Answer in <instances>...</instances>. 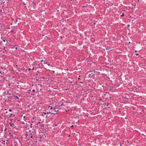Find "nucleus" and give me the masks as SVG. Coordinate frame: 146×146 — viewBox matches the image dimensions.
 <instances>
[{
	"label": "nucleus",
	"instance_id": "f257e3e1",
	"mask_svg": "<svg viewBox=\"0 0 146 146\" xmlns=\"http://www.w3.org/2000/svg\"><path fill=\"white\" fill-rule=\"evenodd\" d=\"M39 133L40 134L38 136V138L39 139V141L40 142L42 141H44L46 140V136L44 134V133L41 132Z\"/></svg>",
	"mask_w": 146,
	"mask_h": 146
},
{
	"label": "nucleus",
	"instance_id": "f03ea898",
	"mask_svg": "<svg viewBox=\"0 0 146 146\" xmlns=\"http://www.w3.org/2000/svg\"><path fill=\"white\" fill-rule=\"evenodd\" d=\"M47 107L49 108L50 109V110L51 111L52 109H53V110H54V111H52V113H54V114H53L54 115L57 114V112L58 111V109H57L56 108H54V107H52V106H48Z\"/></svg>",
	"mask_w": 146,
	"mask_h": 146
},
{
	"label": "nucleus",
	"instance_id": "7ed1b4c3",
	"mask_svg": "<svg viewBox=\"0 0 146 146\" xmlns=\"http://www.w3.org/2000/svg\"><path fill=\"white\" fill-rule=\"evenodd\" d=\"M46 109H48V110L49 111L48 112V111H46V110H45L44 111V112H43V113L44 114L46 115V114H49L50 113L51 114H54V113H52V111H51V110H50V109L49 108L46 107Z\"/></svg>",
	"mask_w": 146,
	"mask_h": 146
},
{
	"label": "nucleus",
	"instance_id": "20e7f679",
	"mask_svg": "<svg viewBox=\"0 0 146 146\" xmlns=\"http://www.w3.org/2000/svg\"><path fill=\"white\" fill-rule=\"evenodd\" d=\"M31 122H33V121H32ZM38 124L37 123L35 122L34 123V125H33V128H36V127H38Z\"/></svg>",
	"mask_w": 146,
	"mask_h": 146
},
{
	"label": "nucleus",
	"instance_id": "39448f33",
	"mask_svg": "<svg viewBox=\"0 0 146 146\" xmlns=\"http://www.w3.org/2000/svg\"><path fill=\"white\" fill-rule=\"evenodd\" d=\"M29 132L30 133H29V136L31 138H32L33 137V135L32 134V133H33V132L32 131L31 133V130H30L29 131Z\"/></svg>",
	"mask_w": 146,
	"mask_h": 146
},
{
	"label": "nucleus",
	"instance_id": "423d86ee",
	"mask_svg": "<svg viewBox=\"0 0 146 146\" xmlns=\"http://www.w3.org/2000/svg\"><path fill=\"white\" fill-rule=\"evenodd\" d=\"M12 115H13V114H7L6 115V116L8 117H10Z\"/></svg>",
	"mask_w": 146,
	"mask_h": 146
},
{
	"label": "nucleus",
	"instance_id": "0eeeda50",
	"mask_svg": "<svg viewBox=\"0 0 146 146\" xmlns=\"http://www.w3.org/2000/svg\"><path fill=\"white\" fill-rule=\"evenodd\" d=\"M9 124L11 126L13 127V126L14 125V124L13 123H9Z\"/></svg>",
	"mask_w": 146,
	"mask_h": 146
},
{
	"label": "nucleus",
	"instance_id": "6e6552de",
	"mask_svg": "<svg viewBox=\"0 0 146 146\" xmlns=\"http://www.w3.org/2000/svg\"><path fill=\"white\" fill-rule=\"evenodd\" d=\"M44 62V64H46V61H44V60H41V62Z\"/></svg>",
	"mask_w": 146,
	"mask_h": 146
},
{
	"label": "nucleus",
	"instance_id": "1a4fd4ad",
	"mask_svg": "<svg viewBox=\"0 0 146 146\" xmlns=\"http://www.w3.org/2000/svg\"><path fill=\"white\" fill-rule=\"evenodd\" d=\"M3 41L4 42H6L7 43H8V42H7V40H2V42Z\"/></svg>",
	"mask_w": 146,
	"mask_h": 146
},
{
	"label": "nucleus",
	"instance_id": "9d476101",
	"mask_svg": "<svg viewBox=\"0 0 146 146\" xmlns=\"http://www.w3.org/2000/svg\"><path fill=\"white\" fill-rule=\"evenodd\" d=\"M59 107H60V106H55V107H54V108H56L57 109H58Z\"/></svg>",
	"mask_w": 146,
	"mask_h": 146
},
{
	"label": "nucleus",
	"instance_id": "9b49d317",
	"mask_svg": "<svg viewBox=\"0 0 146 146\" xmlns=\"http://www.w3.org/2000/svg\"><path fill=\"white\" fill-rule=\"evenodd\" d=\"M33 125H34V124H31L30 127L31 128H32V127H33Z\"/></svg>",
	"mask_w": 146,
	"mask_h": 146
},
{
	"label": "nucleus",
	"instance_id": "f8f14e48",
	"mask_svg": "<svg viewBox=\"0 0 146 146\" xmlns=\"http://www.w3.org/2000/svg\"><path fill=\"white\" fill-rule=\"evenodd\" d=\"M59 106H62V105H63V103H61H61H59Z\"/></svg>",
	"mask_w": 146,
	"mask_h": 146
},
{
	"label": "nucleus",
	"instance_id": "ddd939ff",
	"mask_svg": "<svg viewBox=\"0 0 146 146\" xmlns=\"http://www.w3.org/2000/svg\"><path fill=\"white\" fill-rule=\"evenodd\" d=\"M124 15V13H123L120 16L121 17H123Z\"/></svg>",
	"mask_w": 146,
	"mask_h": 146
},
{
	"label": "nucleus",
	"instance_id": "4468645a",
	"mask_svg": "<svg viewBox=\"0 0 146 146\" xmlns=\"http://www.w3.org/2000/svg\"><path fill=\"white\" fill-rule=\"evenodd\" d=\"M7 98H10V99H11L12 98V97L11 96H7Z\"/></svg>",
	"mask_w": 146,
	"mask_h": 146
},
{
	"label": "nucleus",
	"instance_id": "2eb2a0df",
	"mask_svg": "<svg viewBox=\"0 0 146 146\" xmlns=\"http://www.w3.org/2000/svg\"><path fill=\"white\" fill-rule=\"evenodd\" d=\"M14 98L15 99L16 98L19 99L18 97L17 96H15L14 97Z\"/></svg>",
	"mask_w": 146,
	"mask_h": 146
},
{
	"label": "nucleus",
	"instance_id": "dca6fc26",
	"mask_svg": "<svg viewBox=\"0 0 146 146\" xmlns=\"http://www.w3.org/2000/svg\"><path fill=\"white\" fill-rule=\"evenodd\" d=\"M134 89H135V90H137V87H134Z\"/></svg>",
	"mask_w": 146,
	"mask_h": 146
},
{
	"label": "nucleus",
	"instance_id": "f3484780",
	"mask_svg": "<svg viewBox=\"0 0 146 146\" xmlns=\"http://www.w3.org/2000/svg\"><path fill=\"white\" fill-rule=\"evenodd\" d=\"M106 104V106H108L109 104L108 103H107V104Z\"/></svg>",
	"mask_w": 146,
	"mask_h": 146
},
{
	"label": "nucleus",
	"instance_id": "a211bd4d",
	"mask_svg": "<svg viewBox=\"0 0 146 146\" xmlns=\"http://www.w3.org/2000/svg\"><path fill=\"white\" fill-rule=\"evenodd\" d=\"M32 92H35V90L34 89L33 90H32Z\"/></svg>",
	"mask_w": 146,
	"mask_h": 146
},
{
	"label": "nucleus",
	"instance_id": "6ab92c4d",
	"mask_svg": "<svg viewBox=\"0 0 146 146\" xmlns=\"http://www.w3.org/2000/svg\"><path fill=\"white\" fill-rule=\"evenodd\" d=\"M7 130V128H5L4 129V131H5Z\"/></svg>",
	"mask_w": 146,
	"mask_h": 146
},
{
	"label": "nucleus",
	"instance_id": "aec40b11",
	"mask_svg": "<svg viewBox=\"0 0 146 146\" xmlns=\"http://www.w3.org/2000/svg\"><path fill=\"white\" fill-rule=\"evenodd\" d=\"M31 68H30L28 69V70L29 71H30V70H31Z\"/></svg>",
	"mask_w": 146,
	"mask_h": 146
},
{
	"label": "nucleus",
	"instance_id": "412c9836",
	"mask_svg": "<svg viewBox=\"0 0 146 146\" xmlns=\"http://www.w3.org/2000/svg\"><path fill=\"white\" fill-rule=\"evenodd\" d=\"M101 100H102L101 98H100V99L99 100V101H101Z\"/></svg>",
	"mask_w": 146,
	"mask_h": 146
},
{
	"label": "nucleus",
	"instance_id": "4be33fe9",
	"mask_svg": "<svg viewBox=\"0 0 146 146\" xmlns=\"http://www.w3.org/2000/svg\"><path fill=\"white\" fill-rule=\"evenodd\" d=\"M9 111H11V112L12 111V110L11 109H9Z\"/></svg>",
	"mask_w": 146,
	"mask_h": 146
},
{
	"label": "nucleus",
	"instance_id": "5701e85b",
	"mask_svg": "<svg viewBox=\"0 0 146 146\" xmlns=\"http://www.w3.org/2000/svg\"><path fill=\"white\" fill-rule=\"evenodd\" d=\"M5 113L7 114H7H8V112L7 111H6L5 112Z\"/></svg>",
	"mask_w": 146,
	"mask_h": 146
},
{
	"label": "nucleus",
	"instance_id": "b1692460",
	"mask_svg": "<svg viewBox=\"0 0 146 146\" xmlns=\"http://www.w3.org/2000/svg\"><path fill=\"white\" fill-rule=\"evenodd\" d=\"M136 55L137 56H138L139 55V54H137Z\"/></svg>",
	"mask_w": 146,
	"mask_h": 146
},
{
	"label": "nucleus",
	"instance_id": "393cba45",
	"mask_svg": "<svg viewBox=\"0 0 146 146\" xmlns=\"http://www.w3.org/2000/svg\"><path fill=\"white\" fill-rule=\"evenodd\" d=\"M2 42V40H1L0 41V43H1H1Z\"/></svg>",
	"mask_w": 146,
	"mask_h": 146
},
{
	"label": "nucleus",
	"instance_id": "a878e982",
	"mask_svg": "<svg viewBox=\"0 0 146 146\" xmlns=\"http://www.w3.org/2000/svg\"><path fill=\"white\" fill-rule=\"evenodd\" d=\"M74 127V125H72L71 126V127Z\"/></svg>",
	"mask_w": 146,
	"mask_h": 146
},
{
	"label": "nucleus",
	"instance_id": "bb28decb",
	"mask_svg": "<svg viewBox=\"0 0 146 146\" xmlns=\"http://www.w3.org/2000/svg\"><path fill=\"white\" fill-rule=\"evenodd\" d=\"M11 32L12 33L13 32V30H12V31H11Z\"/></svg>",
	"mask_w": 146,
	"mask_h": 146
},
{
	"label": "nucleus",
	"instance_id": "cd10ccee",
	"mask_svg": "<svg viewBox=\"0 0 146 146\" xmlns=\"http://www.w3.org/2000/svg\"><path fill=\"white\" fill-rule=\"evenodd\" d=\"M29 108L30 109V110H33V108Z\"/></svg>",
	"mask_w": 146,
	"mask_h": 146
},
{
	"label": "nucleus",
	"instance_id": "c85d7f7f",
	"mask_svg": "<svg viewBox=\"0 0 146 146\" xmlns=\"http://www.w3.org/2000/svg\"><path fill=\"white\" fill-rule=\"evenodd\" d=\"M51 111H54V110H53V109H52V110H51Z\"/></svg>",
	"mask_w": 146,
	"mask_h": 146
},
{
	"label": "nucleus",
	"instance_id": "c756f323",
	"mask_svg": "<svg viewBox=\"0 0 146 146\" xmlns=\"http://www.w3.org/2000/svg\"><path fill=\"white\" fill-rule=\"evenodd\" d=\"M5 46H4V48H3V50H5Z\"/></svg>",
	"mask_w": 146,
	"mask_h": 146
},
{
	"label": "nucleus",
	"instance_id": "7c9ffc66",
	"mask_svg": "<svg viewBox=\"0 0 146 146\" xmlns=\"http://www.w3.org/2000/svg\"><path fill=\"white\" fill-rule=\"evenodd\" d=\"M126 141L127 142H129V141L128 140H127Z\"/></svg>",
	"mask_w": 146,
	"mask_h": 146
},
{
	"label": "nucleus",
	"instance_id": "2f4dec72",
	"mask_svg": "<svg viewBox=\"0 0 146 146\" xmlns=\"http://www.w3.org/2000/svg\"><path fill=\"white\" fill-rule=\"evenodd\" d=\"M34 69V67H33L32 69H31L32 70H33V69Z\"/></svg>",
	"mask_w": 146,
	"mask_h": 146
},
{
	"label": "nucleus",
	"instance_id": "473e14b6",
	"mask_svg": "<svg viewBox=\"0 0 146 146\" xmlns=\"http://www.w3.org/2000/svg\"><path fill=\"white\" fill-rule=\"evenodd\" d=\"M17 66H18V65H16V67H17Z\"/></svg>",
	"mask_w": 146,
	"mask_h": 146
},
{
	"label": "nucleus",
	"instance_id": "72a5a7b5",
	"mask_svg": "<svg viewBox=\"0 0 146 146\" xmlns=\"http://www.w3.org/2000/svg\"><path fill=\"white\" fill-rule=\"evenodd\" d=\"M43 114H42L41 116H43Z\"/></svg>",
	"mask_w": 146,
	"mask_h": 146
},
{
	"label": "nucleus",
	"instance_id": "f704fd0d",
	"mask_svg": "<svg viewBox=\"0 0 146 146\" xmlns=\"http://www.w3.org/2000/svg\"><path fill=\"white\" fill-rule=\"evenodd\" d=\"M129 25H128L127 26L128 27H129Z\"/></svg>",
	"mask_w": 146,
	"mask_h": 146
},
{
	"label": "nucleus",
	"instance_id": "c9c22d12",
	"mask_svg": "<svg viewBox=\"0 0 146 146\" xmlns=\"http://www.w3.org/2000/svg\"><path fill=\"white\" fill-rule=\"evenodd\" d=\"M135 52H137V51L136 50H135Z\"/></svg>",
	"mask_w": 146,
	"mask_h": 146
},
{
	"label": "nucleus",
	"instance_id": "e433bc0d",
	"mask_svg": "<svg viewBox=\"0 0 146 146\" xmlns=\"http://www.w3.org/2000/svg\"><path fill=\"white\" fill-rule=\"evenodd\" d=\"M9 95H11V93H9Z\"/></svg>",
	"mask_w": 146,
	"mask_h": 146
},
{
	"label": "nucleus",
	"instance_id": "4c0bfd02",
	"mask_svg": "<svg viewBox=\"0 0 146 146\" xmlns=\"http://www.w3.org/2000/svg\"><path fill=\"white\" fill-rule=\"evenodd\" d=\"M7 110V109H5V110Z\"/></svg>",
	"mask_w": 146,
	"mask_h": 146
},
{
	"label": "nucleus",
	"instance_id": "58836bf2",
	"mask_svg": "<svg viewBox=\"0 0 146 146\" xmlns=\"http://www.w3.org/2000/svg\"><path fill=\"white\" fill-rule=\"evenodd\" d=\"M28 107H30L29 105L28 106Z\"/></svg>",
	"mask_w": 146,
	"mask_h": 146
},
{
	"label": "nucleus",
	"instance_id": "ea45409f",
	"mask_svg": "<svg viewBox=\"0 0 146 146\" xmlns=\"http://www.w3.org/2000/svg\"><path fill=\"white\" fill-rule=\"evenodd\" d=\"M16 22H17V20H16Z\"/></svg>",
	"mask_w": 146,
	"mask_h": 146
},
{
	"label": "nucleus",
	"instance_id": "a19ab883",
	"mask_svg": "<svg viewBox=\"0 0 146 146\" xmlns=\"http://www.w3.org/2000/svg\"><path fill=\"white\" fill-rule=\"evenodd\" d=\"M26 123V125H27V123Z\"/></svg>",
	"mask_w": 146,
	"mask_h": 146
},
{
	"label": "nucleus",
	"instance_id": "79ce46f5",
	"mask_svg": "<svg viewBox=\"0 0 146 146\" xmlns=\"http://www.w3.org/2000/svg\"><path fill=\"white\" fill-rule=\"evenodd\" d=\"M29 91H31V90H29Z\"/></svg>",
	"mask_w": 146,
	"mask_h": 146
},
{
	"label": "nucleus",
	"instance_id": "37998d69",
	"mask_svg": "<svg viewBox=\"0 0 146 146\" xmlns=\"http://www.w3.org/2000/svg\"><path fill=\"white\" fill-rule=\"evenodd\" d=\"M127 118L126 117H125V119H126Z\"/></svg>",
	"mask_w": 146,
	"mask_h": 146
},
{
	"label": "nucleus",
	"instance_id": "c03bdc74",
	"mask_svg": "<svg viewBox=\"0 0 146 146\" xmlns=\"http://www.w3.org/2000/svg\"><path fill=\"white\" fill-rule=\"evenodd\" d=\"M70 135H69L68 136V137H70Z\"/></svg>",
	"mask_w": 146,
	"mask_h": 146
},
{
	"label": "nucleus",
	"instance_id": "a18cd8bd",
	"mask_svg": "<svg viewBox=\"0 0 146 146\" xmlns=\"http://www.w3.org/2000/svg\"><path fill=\"white\" fill-rule=\"evenodd\" d=\"M38 123H40V122H38Z\"/></svg>",
	"mask_w": 146,
	"mask_h": 146
},
{
	"label": "nucleus",
	"instance_id": "49530a36",
	"mask_svg": "<svg viewBox=\"0 0 146 146\" xmlns=\"http://www.w3.org/2000/svg\"><path fill=\"white\" fill-rule=\"evenodd\" d=\"M18 71L19 72H20V71L19 70Z\"/></svg>",
	"mask_w": 146,
	"mask_h": 146
},
{
	"label": "nucleus",
	"instance_id": "de8ad7c7",
	"mask_svg": "<svg viewBox=\"0 0 146 146\" xmlns=\"http://www.w3.org/2000/svg\"><path fill=\"white\" fill-rule=\"evenodd\" d=\"M85 7L84 6H83V7Z\"/></svg>",
	"mask_w": 146,
	"mask_h": 146
},
{
	"label": "nucleus",
	"instance_id": "09e8293b",
	"mask_svg": "<svg viewBox=\"0 0 146 146\" xmlns=\"http://www.w3.org/2000/svg\"><path fill=\"white\" fill-rule=\"evenodd\" d=\"M17 48H16V49H17Z\"/></svg>",
	"mask_w": 146,
	"mask_h": 146
},
{
	"label": "nucleus",
	"instance_id": "8fccbe9b",
	"mask_svg": "<svg viewBox=\"0 0 146 146\" xmlns=\"http://www.w3.org/2000/svg\"><path fill=\"white\" fill-rule=\"evenodd\" d=\"M129 43H130V42H129Z\"/></svg>",
	"mask_w": 146,
	"mask_h": 146
},
{
	"label": "nucleus",
	"instance_id": "3c124183",
	"mask_svg": "<svg viewBox=\"0 0 146 146\" xmlns=\"http://www.w3.org/2000/svg\"><path fill=\"white\" fill-rule=\"evenodd\" d=\"M108 108H110V107H109Z\"/></svg>",
	"mask_w": 146,
	"mask_h": 146
}]
</instances>
